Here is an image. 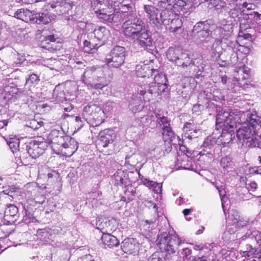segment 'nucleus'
Returning <instances> with one entry per match:
<instances>
[{"mask_svg":"<svg viewBox=\"0 0 261 261\" xmlns=\"http://www.w3.org/2000/svg\"><path fill=\"white\" fill-rule=\"evenodd\" d=\"M116 139V134L113 130L105 129L99 133L96 143V147L101 152L111 154L114 148V141Z\"/></svg>","mask_w":261,"mask_h":261,"instance_id":"6","label":"nucleus"},{"mask_svg":"<svg viewBox=\"0 0 261 261\" xmlns=\"http://www.w3.org/2000/svg\"><path fill=\"white\" fill-rule=\"evenodd\" d=\"M222 48L223 49H225V54L228 56H229L230 54H233V53L238 56V52L247 55L250 51L249 47L240 45L238 41L236 40L223 43Z\"/></svg>","mask_w":261,"mask_h":261,"instance_id":"12","label":"nucleus"},{"mask_svg":"<svg viewBox=\"0 0 261 261\" xmlns=\"http://www.w3.org/2000/svg\"><path fill=\"white\" fill-rule=\"evenodd\" d=\"M114 6L115 9H117V7H125L131 9H134V5L130 0H116Z\"/></svg>","mask_w":261,"mask_h":261,"instance_id":"49","label":"nucleus"},{"mask_svg":"<svg viewBox=\"0 0 261 261\" xmlns=\"http://www.w3.org/2000/svg\"><path fill=\"white\" fill-rule=\"evenodd\" d=\"M136 70L137 76L140 77H149V76H153V73L158 72L156 69L150 68L148 65L146 64L137 65Z\"/></svg>","mask_w":261,"mask_h":261,"instance_id":"23","label":"nucleus"},{"mask_svg":"<svg viewBox=\"0 0 261 261\" xmlns=\"http://www.w3.org/2000/svg\"><path fill=\"white\" fill-rule=\"evenodd\" d=\"M236 237L237 240L243 241L248 239L250 243L256 242L259 246L261 245V232L258 231L248 230L245 234H243L242 232H238L236 234Z\"/></svg>","mask_w":261,"mask_h":261,"instance_id":"17","label":"nucleus"},{"mask_svg":"<svg viewBox=\"0 0 261 261\" xmlns=\"http://www.w3.org/2000/svg\"><path fill=\"white\" fill-rule=\"evenodd\" d=\"M67 140H69L68 149L67 151H64V153L67 156L72 155L78 148V143L73 138L67 137Z\"/></svg>","mask_w":261,"mask_h":261,"instance_id":"41","label":"nucleus"},{"mask_svg":"<svg viewBox=\"0 0 261 261\" xmlns=\"http://www.w3.org/2000/svg\"><path fill=\"white\" fill-rule=\"evenodd\" d=\"M172 6L175 12L182 11L183 13L192 11L195 7L193 0H167Z\"/></svg>","mask_w":261,"mask_h":261,"instance_id":"14","label":"nucleus"},{"mask_svg":"<svg viewBox=\"0 0 261 261\" xmlns=\"http://www.w3.org/2000/svg\"><path fill=\"white\" fill-rule=\"evenodd\" d=\"M240 123L242 124L236 132V136L242 145L249 148L260 147L261 139H259V136L255 135L254 130L248 126V123H243L242 121Z\"/></svg>","mask_w":261,"mask_h":261,"instance_id":"5","label":"nucleus"},{"mask_svg":"<svg viewBox=\"0 0 261 261\" xmlns=\"http://www.w3.org/2000/svg\"><path fill=\"white\" fill-rule=\"evenodd\" d=\"M34 12L27 9H20L14 13V17L27 22H32Z\"/></svg>","mask_w":261,"mask_h":261,"instance_id":"26","label":"nucleus"},{"mask_svg":"<svg viewBox=\"0 0 261 261\" xmlns=\"http://www.w3.org/2000/svg\"><path fill=\"white\" fill-rule=\"evenodd\" d=\"M113 176L116 186H126L129 181L128 174L123 170H118Z\"/></svg>","mask_w":261,"mask_h":261,"instance_id":"28","label":"nucleus"},{"mask_svg":"<svg viewBox=\"0 0 261 261\" xmlns=\"http://www.w3.org/2000/svg\"><path fill=\"white\" fill-rule=\"evenodd\" d=\"M162 185L161 184L154 182V184L151 187L154 193H160L162 192Z\"/></svg>","mask_w":261,"mask_h":261,"instance_id":"63","label":"nucleus"},{"mask_svg":"<svg viewBox=\"0 0 261 261\" xmlns=\"http://www.w3.org/2000/svg\"><path fill=\"white\" fill-rule=\"evenodd\" d=\"M205 108V106H203L202 105H200L199 103L195 105L193 108H192V111L193 113H199L201 111L203 110Z\"/></svg>","mask_w":261,"mask_h":261,"instance_id":"62","label":"nucleus"},{"mask_svg":"<svg viewBox=\"0 0 261 261\" xmlns=\"http://www.w3.org/2000/svg\"><path fill=\"white\" fill-rule=\"evenodd\" d=\"M101 194V193L98 191H92L87 195L86 198L89 200L100 199Z\"/></svg>","mask_w":261,"mask_h":261,"instance_id":"55","label":"nucleus"},{"mask_svg":"<svg viewBox=\"0 0 261 261\" xmlns=\"http://www.w3.org/2000/svg\"><path fill=\"white\" fill-rule=\"evenodd\" d=\"M65 136L62 131L53 129L48 135V143L52 144L53 148H56L57 147L56 145H58V143H62V141L63 140V138Z\"/></svg>","mask_w":261,"mask_h":261,"instance_id":"25","label":"nucleus"},{"mask_svg":"<svg viewBox=\"0 0 261 261\" xmlns=\"http://www.w3.org/2000/svg\"><path fill=\"white\" fill-rule=\"evenodd\" d=\"M224 55L226 57L225 60L220 59L217 61V64L220 67H226L228 66H233L237 64L238 62V55L233 53L230 54L229 56L225 54V49H224Z\"/></svg>","mask_w":261,"mask_h":261,"instance_id":"27","label":"nucleus"},{"mask_svg":"<svg viewBox=\"0 0 261 261\" xmlns=\"http://www.w3.org/2000/svg\"><path fill=\"white\" fill-rule=\"evenodd\" d=\"M215 25L212 24V26L207 29L204 30L196 34L197 38H198L200 42L206 41V39L210 37L211 35L214 34V28Z\"/></svg>","mask_w":261,"mask_h":261,"instance_id":"36","label":"nucleus"},{"mask_svg":"<svg viewBox=\"0 0 261 261\" xmlns=\"http://www.w3.org/2000/svg\"><path fill=\"white\" fill-rule=\"evenodd\" d=\"M201 61L202 59H193L190 54L182 51L175 64L184 69L188 67L197 66L199 68V70L201 71L203 68V66L200 65Z\"/></svg>","mask_w":261,"mask_h":261,"instance_id":"11","label":"nucleus"},{"mask_svg":"<svg viewBox=\"0 0 261 261\" xmlns=\"http://www.w3.org/2000/svg\"><path fill=\"white\" fill-rule=\"evenodd\" d=\"M7 144L13 153H16L19 151V139L16 137H11L6 139Z\"/></svg>","mask_w":261,"mask_h":261,"instance_id":"39","label":"nucleus"},{"mask_svg":"<svg viewBox=\"0 0 261 261\" xmlns=\"http://www.w3.org/2000/svg\"><path fill=\"white\" fill-rule=\"evenodd\" d=\"M124 19L123 14L120 12H117L111 14L110 23L114 26H118Z\"/></svg>","mask_w":261,"mask_h":261,"instance_id":"45","label":"nucleus"},{"mask_svg":"<svg viewBox=\"0 0 261 261\" xmlns=\"http://www.w3.org/2000/svg\"><path fill=\"white\" fill-rule=\"evenodd\" d=\"M156 119L155 126H163L162 128H165L170 125V121L167 117H165L160 114L155 113L154 115Z\"/></svg>","mask_w":261,"mask_h":261,"instance_id":"40","label":"nucleus"},{"mask_svg":"<svg viewBox=\"0 0 261 261\" xmlns=\"http://www.w3.org/2000/svg\"><path fill=\"white\" fill-rule=\"evenodd\" d=\"M103 73L100 68H87L82 75L81 81L88 86L95 89H102L109 84V81Z\"/></svg>","mask_w":261,"mask_h":261,"instance_id":"4","label":"nucleus"},{"mask_svg":"<svg viewBox=\"0 0 261 261\" xmlns=\"http://www.w3.org/2000/svg\"><path fill=\"white\" fill-rule=\"evenodd\" d=\"M241 111L234 110L231 111H221L217 115L216 127L221 128L222 133L217 139V144L225 146L234 138L233 128L237 127V124L242 122Z\"/></svg>","mask_w":261,"mask_h":261,"instance_id":"2","label":"nucleus"},{"mask_svg":"<svg viewBox=\"0 0 261 261\" xmlns=\"http://www.w3.org/2000/svg\"><path fill=\"white\" fill-rule=\"evenodd\" d=\"M95 42L96 41L93 39L92 40V41L85 40L84 42V51L88 54H93L95 53L98 48L101 46L100 44Z\"/></svg>","mask_w":261,"mask_h":261,"instance_id":"32","label":"nucleus"},{"mask_svg":"<svg viewBox=\"0 0 261 261\" xmlns=\"http://www.w3.org/2000/svg\"><path fill=\"white\" fill-rule=\"evenodd\" d=\"M242 6L243 8H246L247 9V11L254 10L256 7L254 4L251 3H248L246 2L243 3Z\"/></svg>","mask_w":261,"mask_h":261,"instance_id":"64","label":"nucleus"},{"mask_svg":"<svg viewBox=\"0 0 261 261\" xmlns=\"http://www.w3.org/2000/svg\"><path fill=\"white\" fill-rule=\"evenodd\" d=\"M110 35L109 30L105 27L97 26L91 34V37L97 42L101 46L106 42Z\"/></svg>","mask_w":261,"mask_h":261,"instance_id":"15","label":"nucleus"},{"mask_svg":"<svg viewBox=\"0 0 261 261\" xmlns=\"http://www.w3.org/2000/svg\"><path fill=\"white\" fill-rule=\"evenodd\" d=\"M67 137H69L68 136H65L63 138V140L62 141V143H58V145L62 147L61 149V151L62 152L64 153V151H67L68 149V145L69 140H67L66 138Z\"/></svg>","mask_w":261,"mask_h":261,"instance_id":"56","label":"nucleus"},{"mask_svg":"<svg viewBox=\"0 0 261 261\" xmlns=\"http://www.w3.org/2000/svg\"><path fill=\"white\" fill-rule=\"evenodd\" d=\"M143 9L150 23L152 24L154 27H156V24L159 23L158 17L160 12L158 9L151 5H144Z\"/></svg>","mask_w":261,"mask_h":261,"instance_id":"19","label":"nucleus"},{"mask_svg":"<svg viewBox=\"0 0 261 261\" xmlns=\"http://www.w3.org/2000/svg\"><path fill=\"white\" fill-rule=\"evenodd\" d=\"M141 98L140 99H133L129 101V107L130 109L133 112L139 111L142 109V107L140 106Z\"/></svg>","mask_w":261,"mask_h":261,"instance_id":"50","label":"nucleus"},{"mask_svg":"<svg viewBox=\"0 0 261 261\" xmlns=\"http://www.w3.org/2000/svg\"><path fill=\"white\" fill-rule=\"evenodd\" d=\"M168 91V86L167 85H159L151 83L148 86L147 91H144L143 90H138V93L140 95L144 96L145 94L149 93L154 97L158 96L163 93H165Z\"/></svg>","mask_w":261,"mask_h":261,"instance_id":"16","label":"nucleus"},{"mask_svg":"<svg viewBox=\"0 0 261 261\" xmlns=\"http://www.w3.org/2000/svg\"><path fill=\"white\" fill-rule=\"evenodd\" d=\"M23 212L24 213V215L22 220L24 223L29 224L38 222L37 219L34 216L33 210L31 207L23 206Z\"/></svg>","mask_w":261,"mask_h":261,"instance_id":"33","label":"nucleus"},{"mask_svg":"<svg viewBox=\"0 0 261 261\" xmlns=\"http://www.w3.org/2000/svg\"><path fill=\"white\" fill-rule=\"evenodd\" d=\"M124 194L127 197V201H131L136 197V190L135 189H132L131 190H127L125 191Z\"/></svg>","mask_w":261,"mask_h":261,"instance_id":"57","label":"nucleus"},{"mask_svg":"<svg viewBox=\"0 0 261 261\" xmlns=\"http://www.w3.org/2000/svg\"><path fill=\"white\" fill-rule=\"evenodd\" d=\"M116 0H103L102 4L99 7L106 6L109 10H117V9L114 8V4Z\"/></svg>","mask_w":261,"mask_h":261,"instance_id":"58","label":"nucleus"},{"mask_svg":"<svg viewBox=\"0 0 261 261\" xmlns=\"http://www.w3.org/2000/svg\"><path fill=\"white\" fill-rule=\"evenodd\" d=\"M206 106H205L206 109L208 110V111L212 114L214 112H216L218 113V114L220 112L224 111H227L226 110L221 109V107L218 106V105L215 104L214 102H212L211 100H207V101L206 103ZM231 110L230 111H231ZM228 111H230L228 110Z\"/></svg>","mask_w":261,"mask_h":261,"instance_id":"48","label":"nucleus"},{"mask_svg":"<svg viewBox=\"0 0 261 261\" xmlns=\"http://www.w3.org/2000/svg\"><path fill=\"white\" fill-rule=\"evenodd\" d=\"M255 252L256 249L254 248H253L252 245L250 244H247L246 250L243 252V256L246 257H249L251 256L254 257Z\"/></svg>","mask_w":261,"mask_h":261,"instance_id":"52","label":"nucleus"},{"mask_svg":"<svg viewBox=\"0 0 261 261\" xmlns=\"http://www.w3.org/2000/svg\"><path fill=\"white\" fill-rule=\"evenodd\" d=\"M43 143L37 144L30 142L27 146L28 153L33 159H36L42 154L44 152V146Z\"/></svg>","mask_w":261,"mask_h":261,"instance_id":"20","label":"nucleus"},{"mask_svg":"<svg viewBox=\"0 0 261 261\" xmlns=\"http://www.w3.org/2000/svg\"><path fill=\"white\" fill-rule=\"evenodd\" d=\"M72 0H56L48 4L46 9L49 10H50V8L55 9V11L58 15H63L68 13L72 8Z\"/></svg>","mask_w":261,"mask_h":261,"instance_id":"13","label":"nucleus"},{"mask_svg":"<svg viewBox=\"0 0 261 261\" xmlns=\"http://www.w3.org/2000/svg\"><path fill=\"white\" fill-rule=\"evenodd\" d=\"M101 240L103 247L105 248H112L114 247H117L119 245L118 240L115 236L111 235L110 233L103 232Z\"/></svg>","mask_w":261,"mask_h":261,"instance_id":"24","label":"nucleus"},{"mask_svg":"<svg viewBox=\"0 0 261 261\" xmlns=\"http://www.w3.org/2000/svg\"><path fill=\"white\" fill-rule=\"evenodd\" d=\"M103 113L101 109L96 106H86L84 107L83 113L82 114V118L80 116L75 117V121L78 123V125L80 127L83 126L82 119L87 121L88 123H91L98 118V113Z\"/></svg>","mask_w":261,"mask_h":261,"instance_id":"10","label":"nucleus"},{"mask_svg":"<svg viewBox=\"0 0 261 261\" xmlns=\"http://www.w3.org/2000/svg\"><path fill=\"white\" fill-rule=\"evenodd\" d=\"M217 144L216 138L212 136H208L204 140L201 146L202 150L199 153L200 155L211 154L213 147L215 144Z\"/></svg>","mask_w":261,"mask_h":261,"instance_id":"22","label":"nucleus"},{"mask_svg":"<svg viewBox=\"0 0 261 261\" xmlns=\"http://www.w3.org/2000/svg\"><path fill=\"white\" fill-rule=\"evenodd\" d=\"M206 91H204V95H205L206 100H214L215 101H219L224 99V96L222 95L220 90L215 89L213 93L210 94H205Z\"/></svg>","mask_w":261,"mask_h":261,"instance_id":"38","label":"nucleus"},{"mask_svg":"<svg viewBox=\"0 0 261 261\" xmlns=\"http://www.w3.org/2000/svg\"><path fill=\"white\" fill-rule=\"evenodd\" d=\"M140 245L136 239L127 238L122 242L121 248L125 253L132 254L139 251Z\"/></svg>","mask_w":261,"mask_h":261,"instance_id":"18","label":"nucleus"},{"mask_svg":"<svg viewBox=\"0 0 261 261\" xmlns=\"http://www.w3.org/2000/svg\"><path fill=\"white\" fill-rule=\"evenodd\" d=\"M112 11H107L103 7H99L95 11L97 16L99 19L103 22L110 23L111 20Z\"/></svg>","mask_w":261,"mask_h":261,"instance_id":"31","label":"nucleus"},{"mask_svg":"<svg viewBox=\"0 0 261 261\" xmlns=\"http://www.w3.org/2000/svg\"><path fill=\"white\" fill-rule=\"evenodd\" d=\"M240 216L238 211L236 210H231L229 212V220H231L232 223L233 224L232 226L236 224V222H238L239 218H240Z\"/></svg>","mask_w":261,"mask_h":261,"instance_id":"53","label":"nucleus"},{"mask_svg":"<svg viewBox=\"0 0 261 261\" xmlns=\"http://www.w3.org/2000/svg\"><path fill=\"white\" fill-rule=\"evenodd\" d=\"M55 36L54 35H49L45 37L44 40L42 41V44H49L50 43L55 42Z\"/></svg>","mask_w":261,"mask_h":261,"instance_id":"61","label":"nucleus"},{"mask_svg":"<svg viewBox=\"0 0 261 261\" xmlns=\"http://www.w3.org/2000/svg\"><path fill=\"white\" fill-rule=\"evenodd\" d=\"M3 193L14 198L19 193V189L14 186L9 187L3 191Z\"/></svg>","mask_w":261,"mask_h":261,"instance_id":"51","label":"nucleus"},{"mask_svg":"<svg viewBox=\"0 0 261 261\" xmlns=\"http://www.w3.org/2000/svg\"><path fill=\"white\" fill-rule=\"evenodd\" d=\"M220 165L224 169H231L233 166V162L232 158L230 155H226L223 157L220 160Z\"/></svg>","mask_w":261,"mask_h":261,"instance_id":"46","label":"nucleus"},{"mask_svg":"<svg viewBox=\"0 0 261 261\" xmlns=\"http://www.w3.org/2000/svg\"><path fill=\"white\" fill-rule=\"evenodd\" d=\"M219 26L214 28V34L218 36L220 39L217 38L216 42L222 43L227 41H233L229 40L233 33V25L231 21L223 19L220 20Z\"/></svg>","mask_w":261,"mask_h":261,"instance_id":"9","label":"nucleus"},{"mask_svg":"<svg viewBox=\"0 0 261 261\" xmlns=\"http://www.w3.org/2000/svg\"><path fill=\"white\" fill-rule=\"evenodd\" d=\"M18 209L14 204H9L5 210L4 218L10 223H14L18 218Z\"/></svg>","mask_w":261,"mask_h":261,"instance_id":"21","label":"nucleus"},{"mask_svg":"<svg viewBox=\"0 0 261 261\" xmlns=\"http://www.w3.org/2000/svg\"><path fill=\"white\" fill-rule=\"evenodd\" d=\"M238 0H226L227 3L232 2V3H229V5L230 6V7L232 8L230 9L229 11V14L230 16L233 18H236L239 17L240 15L242 14V11L239 7H238L236 4L235 3Z\"/></svg>","mask_w":261,"mask_h":261,"instance_id":"34","label":"nucleus"},{"mask_svg":"<svg viewBox=\"0 0 261 261\" xmlns=\"http://www.w3.org/2000/svg\"><path fill=\"white\" fill-rule=\"evenodd\" d=\"M157 245L161 251L166 253L164 259L169 261L171 259L178 247L184 242L177 234H170L167 232L159 234L156 240Z\"/></svg>","mask_w":261,"mask_h":261,"instance_id":"3","label":"nucleus"},{"mask_svg":"<svg viewBox=\"0 0 261 261\" xmlns=\"http://www.w3.org/2000/svg\"><path fill=\"white\" fill-rule=\"evenodd\" d=\"M117 9L121 11L125 19L122 25L124 36L129 40L136 41L144 49L151 46L153 41L152 34L135 11L125 7H117Z\"/></svg>","mask_w":261,"mask_h":261,"instance_id":"1","label":"nucleus"},{"mask_svg":"<svg viewBox=\"0 0 261 261\" xmlns=\"http://www.w3.org/2000/svg\"><path fill=\"white\" fill-rule=\"evenodd\" d=\"M180 150L184 152V155H185V157L186 158H192L193 157V152H191V150H189L188 148H187L184 145H180ZM194 155H193V156ZM190 160H192V159H190Z\"/></svg>","mask_w":261,"mask_h":261,"instance_id":"59","label":"nucleus"},{"mask_svg":"<svg viewBox=\"0 0 261 261\" xmlns=\"http://www.w3.org/2000/svg\"><path fill=\"white\" fill-rule=\"evenodd\" d=\"M170 23L171 25L169 28L170 32L176 33L179 30L180 32H181V20L177 17L176 15L174 17L173 20H172Z\"/></svg>","mask_w":261,"mask_h":261,"instance_id":"43","label":"nucleus"},{"mask_svg":"<svg viewBox=\"0 0 261 261\" xmlns=\"http://www.w3.org/2000/svg\"><path fill=\"white\" fill-rule=\"evenodd\" d=\"M19 92V89L14 86H7L5 87L4 90L2 94L4 98L6 100H9L11 99L12 97L16 95Z\"/></svg>","mask_w":261,"mask_h":261,"instance_id":"35","label":"nucleus"},{"mask_svg":"<svg viewBox=\"0 0 261 261\" xmlns=\"http://www.w3.org/2000/svg\"><path fill=\"white\" fill-rule=\"evenodd\" d=\"M154 75L153 77V83L159 85H167V80L165 75L162 73H159L158 71L157 73H153V75Z\"/></svg>","mask_w":261,"mask_h":261,"instance_id":"44","label":"nucleus"},{"mask_svg":"<svg viewBox=\"0 0 261 261\" xmlns=\"http://www.w3.org/2000/svg\"><path fill=\"white\" fill-rule=\"evenodd\" d=\"M51 21V16L48 13L34 12L32 22L38 24H47Z\"/></svg>","mask_w":261,"mask_h":261,"instance_id":"29","label":"nucleus"},{"mask_svg":"<svg viewBox=\"0 0 261 261\" xmlns=\"http://www.w3.org/2000/svg\"><path fill=\"white\" fill-rule=\"evenodd\" d=\"M162 133L166 140H169L170 142H172L176 138L175 134L172 130L170 125L165 128H162Z\"/></svg>","mask_w":261,"mask_h":261,"instance_id":"42","label":"nucleus"},{"mask_svg":"<svg viewBox=\"0 0 261 261\" xmlns=\"http://www.w3.org/2000/svg\"><path fill=\"white\" fill-rule=\"evenodd\" d=\"M53 96L57 102L63 103L66 101L64 91L59 86H56L54 89Z\"/></svg>","mask_w":261,"mask_h":261,"instance_id":"37","label":"nucleus"},{"mask_svg":"<svg viewBox=\"0 0 261 261\" xmlns=\"http://www.w3.org/2000/svg\"><path fill=\"white\" fill-rule=\"evenodd\" d=\"M43 124L42 121L38 122L35 120H32L30 122L29 127L35 130L40 128Z\"/></svg>","mask_w":261,"mask_h":261,"instance_id":"60","label":"nucleus"},{"mask_svg":"<svg viewBox=\"0 0 261 261\" xmlns=\"http://www.w3.org/2000/svg\"><path fill=\"white\" fill-rule=\"evenodd\" d=\"M181 51L178 47H170L166 52V57L169 61L175 64Z\"/></svg>","mask_w":261,"mask_h":261,"instance_id":"30","label":"nucleus"},{"mask_svg":"<svg viewBox=\"0 0 261 261\" xmlns=\"http://www.w3.org/2000/svg\"><path fill=\"white\" fill-rule=\"evenodd\" d=\"M168 3L167 0H159L158 2V6L161 9L158 17L159 23L156 25L158 30L161 29L163 25L170 24L176 15L175 12L173 9V6Z\"/></svg>","mask_w":261,"mask_h":261,"instance_id":"8","label":"nucleus"},{"mask_svg":"<svg viewBox=\"0 0 261 261\" xmlns=\"http://www.w3.org/2000/svg\"><path fill=\"white\" fill-rule=\"evenodd\" d=\"M40 81L39 76L37 74L33 73L29 76L26 80V85L31 84H37Z\"/></svg>","mask_w":261,"mask_h":261,"instance_id":"54","label":"nucleus"},{"mask_svg":"<svg viewBox=\"0 0 261 261\" xmlns=\"http://www.w3.org/2000/svg\"><path fill=\"white\" fill-rule=\"evenodd\" d=\"M126 52L125 48L121 46H114L107 55L105 62L110 68H118L124 63Z\"/></svg>","mask_w":261,"mask_h":261,"instance_id":"7","label":"nucleus"},{"mask_svg":"<svg viewBox=\"0 0 261 261\" xmlns=\"http://www.w3.org/2000/svg\"><path fill=\"white\" fill-rule=\"evenodd\" d=\"M212 26L208 23L207 21H200L195 24L193 29V32L195 34H197L204 30L207 29Z\"/></svg>","mask_w":261,"mask_h":261,"instance_id":"47","label":"nucleus"}]
</instances>
